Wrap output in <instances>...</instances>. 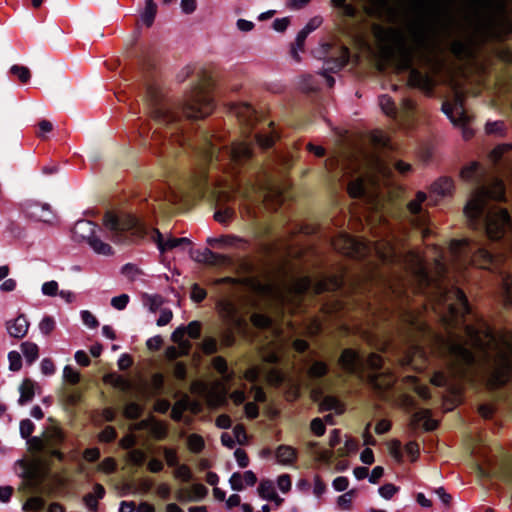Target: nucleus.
<instances>
[{"label": "nucleus", "mask_w": 512, "mask_h": 512, "mask_svg": "<svg viewBox=\"0 0 512 512\" xmlns=\"http://www.w3.org/2000/svg\"><path fill=\"white\" fill-rule=\"evenodd\" d=\"M490 199H505V187L501 180L495 178L489 186L477 184L464 208V214L474 229L483 230L491 240H499L510 229V216L503 208L489 207L487 201Z\"/></svg>", "instance_id": "obj_1"}, {"label": "nucleus", "mask_w": 512, "mask_h": 512, "mask_svg": "<svg viewBox=\"0 0 512 512\" xmlns=\"http://www.w3.org/2000/svg\"><path fill=\"white\" fill-rule=\"evenodd\" d=\"M153 102L152 115L154 120L170 131V138L183 145L186 138L178 135L182 116L187 119H199L209 115L214 108L213 100L202 85H196L185 97L184 102L175 106L158 98L153 89L149 92Z\"/></svg>", "instance_id": "obj_2"}, {"label": "nucleus", "mask_w": 512, "mask_h": 512, "mask_svg": "<svg viewBox=\"0 0 512 512\" xmlns=\"http://www.w3.org/2000/svg\"><path fill=\"white\" fill-rule=\"evenodd\" d=\"M333 245L336 250L351 257L361 258L373 252L383 263L399 264L410 270L421 285L428 286L431 283L419 255L413 252L400 253L390 241L366 243L348 234H341Z\"/></svg>", "instance_id": "obj_3"}, {"label": "nucleus", "mask_w": 512, "mask_h": 512, "mask_svg": "<svg viewBox=\"0 0 512 512\" xmlns=\"http://www.w3.org/2000/svg\"><path fill=\"white\" fill-rule=\"evenodd\" d=\"M103 223L110 239L114 243H130L143 232L139 220L127 213L117 216L107 212Z\"/></svg>", "instance_id": "obj_4"}, {"label": "nucleus", "mask_w": 512, "mask_h": 512, "mask_svg": "<svg viewBox=\"0 0 512 512\" xmlns=\"http://www.w3.org/2000/svg\"><path fill=\"white\" fill-rule=\"evenodd\" d=\"M450 253L454 261L462 264L479 263L486 267L494 260L493 254L483 244L469 239L452 241Z\"/></svg>", "instance_id": "obj_5"}, {"label": "nucleus", "mask_w": 512, "mask_h": 512, "mask_svg": "<svg viewBox=\"0 0 512 512\" xmlns=\"http://www.w3.org/2000/svg\"><path fill=\"white\" fill-rule=\"evenodd\" d=\"M213 284L217 289V293L219 294V298L216 301V308L220 317L228 325L239 326L241 319L238 316L237 306L233 299V295H230L229 292H226L221 287L224 284H227L230 287H235L237 285L236 281L233 278L225 277L216 279Z\"/></svg>", "instance_id": "obj_6"}, {"label": "nucleus", "mask_w": 512, "mask_h": 512, "mask_svg": "<svg viewBox=\"0 0 512 512\" xmlns=\"http://www.w3.org/2000/svg\"><path fill=\"white\" fill-rule=\"evenodd\" d=\"M98 231L97 226L89 220H79L73 227V235L76 240L85 241L98 255H112V247L100 239Z\"/></svg>", "instance_id": "obj_7"}, {"label": "nucleus", "mask_w": 512, "mask_h": 512, "mask_svg": "<svg viewBox=\"0 0 512 512\" xmlns=\"http://www.w3.org/2000/svg\"><path fill=\"white\" fill-rule=\"evenodd\" d=\"M340 365L344 370L349 373L358 374L361 373L364 366L371 368L372 370H379L382 367V358L377 354H370L369 357L364 361L362 357L351 349H345L339 359Z\"/></svg>", "instance_id": "obj_8"}, {"label": "nucleus", "mask_w": 512, "mask_h": 512, "mask_svg": "<svg viewBox=\"0 0 512 512\" xmlns=\"http://www.w3.org/2000/svg\"><path fill=\"white\" fill-rule=\"evenodd\" d=\"M441 301L447 306L451 316L463 317L470 312L468 300L462 290L457 287H439Z\"/></svg>", "instance_id": "obj_9"}, {"label": "nucleus", "mask_w": 512, "mask_h": 512, "mask_svg": "<svg viewBox=\"0 0 512 512\" xmlns=\"http://www.w3.org/2000/svg\"><path fill=\"white\" fill-rule=\"evenodd\" d=\"M442 112L449 118L455 126L463 128V137L468 139L472 136V131L466 127L469 117L463 107V97L459 92L455 93L453 102H444L441 107Z\"/></svg>", "instance_id": "obj_10"}, {"label": "nucleus", "mask_w": 512, "mask_h": 512, "mask_svg": "<svg viewBox=\"0 0 512 512\" xmlns=\"http://www.w3.org/2000/svg\"><path fill=\"white\" fill-rule=\"evenodd\" d=\"M43 435L47 446V456L63 461L65 455L60 450L66 439L63 429L57 424H51L45 428Z\"/></svg>", "instance_id": "obj_11"}, {"label": "nucleus", "mask_w": 512, "mask_h": 512, "mask_svg": "<svg viewBox=\"0 0 512 512\" xmlns=\"http://www.w3.org/2000/svg\"><path fill=\"white\" fill-rule=\"evenodd\" d=\"M21 209L27 217L34 221L53 224L56 220V215L48 203L26 200L21 204Z\"/></svg>", "instance_id": "obj_12"}, {"label": "nucleus", "mask_w": 512, "mask_h": 512, "mask_svg": "<svg viewBox=\"0 0 512 512\" xmlns=\"http://www.w3.org/2000/svg\"><path fill=\"white\" fill-rule=\"evenodd\" d=\"M500 0H472L467 12L471 21L487 23L493 17Z\"/></svg>", "instance_id": "obj_13"}, {"label": "nucleus", "mask_w": 512, "mask_h": 512, "mask_svg": "<svg viewBox=\"0 0 512 512\" xmlns=\"http://www.w3.org/2000/svg\"><path fill=\"white\" fill-rule=\"evenodd\" d=\"M252 150L248 143L237 142L231 146L224 147L223 149L218 148V159L216 161L229 164L231 162L242 163L251 157Z\"/></svg>", "instance_id": "obj_14"}, {"label": "nucleus", "mask_w": 512, "mask_h": 512, "mask_svg": "<svg viewBox=\"0 0 512 512\" xmlns=\"http://www.w3.org/2000/svg\"><path fill=\"white\" fill-rule=\"evenodd\" d=\"M379 105L382 111L391 118H397L399 115L408 117L415 109V103L410 98H403L401 107L398 109L392 98L386 94L379 96Z\"/></svg>", "instance_id": "obj_15"}, {"label": "nucleus", "mask_w": 512, "mask_h": 512, "mask_svg": "<svg viewBox=\"0 0 512 512\" xmlns=\"http://www.w3.org/2000/svg\"><path fill=\"white\" fill-rule=\"evenodd\" d=\"M427 200V195L425 192L419 191L416 194V198L411 200L407 204V209L410 213V215L413 217V222L419 226L424 227L427 223V213L424 211L422 204ZM423 235L425 236L428 233L427 228H423L422 230Z\"/></svg>", "instance_id": "obj_16"}, {"label": "nucleus", "mask_w": 512, "mask_h": 512, "mask_svg": "<svg viewBox=\"0 0 512 512\" xmlns=\"http://www.w3.org/2000/svg\"><path fill=\"white\" fill-rule=\"evenodd\" d=\"M349 56V50L346 47H341L339 49V55L337 57L325 61L322 74L325 77L327 85L329 87H332L334 85L335 80L328 73L336 72L342 69L347 64Z\"/></svg>", "instance_id": "obj_17"}, {"label": "nucleus", "mask_w": 512, "mask_h": 512, "mask_svg": "<svg viewBox=\"0 0 512 512\" xmlns=\"http://www.w3.org/2000/svg\"><path fill=\"white\" fill-rule=\"evenodd\" d=\"M193 149L203 158L206 162H214L218 159V147L213 143L211 137L207 133H202L199 143L193 144Z\"/></svg>", "instance_id": "obj_18"}, {"label": "nucleus", "mask_w": 512, "mask_h": 512, "mask_svg": "<svg viewBox=\"0 0 512 512\" xmlns=\"http://www.w3.org/2000/svg\"><path fill=\"white\" fill-rule=\"evenodd\" d=\"M293 289L298 294L313 290L316 294L322 293L328 289V283L325 280L315 281L310 277H302L294 283Z\"/></svg>", "instance_id": "obj_19"}, {"label": "nucleus", "mask_w": 512, "mask_h": 512, "mask_svg": "<svg viewBox=\"0 0 512 512\" xmlns=\"http://www.w3.org/2000/svg\"><path fill=\"white\" fill-rule=\"evenodd\" d=\"M408 82L411 86L421 89L425 94L432 95L434 80L427 74H423L417 69H412L409 74Z\"/></svg>", "instance_id": "obj_20"}, {"label": "nucleus", "mask_w": 512, "mask_h": 512, "mask_svg": "<svg viewBox=\"0 0 512 512\" xmlns=\"http://www.w3.org/2000/svg\"><path fill=\"white\" fill-rule=\"evenodd\" d=\"M449 351L455 360L463 364L472 365L475 361L473 353L459 341L452 340L449 343Z\"/></svg>", "instance_id": "obj_21"}, {"label": "nucleus", "mask_w": 512, "mask_h": 512, "mask_svg": "<svg viewBox=\"0 0 512 512\" xmlns=\"http://www.w3.org/2000/svg\"><path fill=\"white\" fill-rule=\"evenodd\" d=\"M191 257L197 262L211 265L225 264L228 261L226 256L214 253L208 248L197 251L191 250Z\"/></svg>", "instance_id": "obj_22"}, {"label": "nucleus", "mask_w": 512, "mask_h": 512, "mask_svg": "<svg viewBox=\"0 0 512 512\" xmlns=\"http://www.w3.org/2000/svg\"><path fill=\"white\" fill-rule=\"evenodd\" d=\"M6 328L11 337L23 338L29 328V322L24 315H19L6 323Z\"/></svg>", "instance_id": "obj_23"}, {"label": "nucleus", "mask_w": 512, "mask_h": 512, "mask_svg": "<svg viewBox=\"0 0 512 512\" xmlns=\"http://www.w3.org/2000/svg\"><path fill=\"white\" fill-rule=\"evenodd\" d=\"M453 189V180L447 176H441L431 184L430 193L432 196L446 197L452 193Z\"/></svg>", "instance_id": "obj_24"}, {"label": "nucleus", "mask_w": 512, "mask_h": 512, "mask_svg": "<svg viewBox=\"0 0 512 512\" xmlns=\"http://www.w3.org/2000/svg\"><path fill=\"white\" fill-rule=\"evenodd\" d=\"M151 238L156 243L157 248L159 249V251L161 253H165V252L172 250L176 247H180L177 242L178 238H175L172 236H167L165 238L163 236V234L157 229L153 230Z\"/></svg>", "instance_id": "obj_25"}, {"label": "nucleus", "mask_w": 512, "mask_h": 512, "mask_svg": "<svg viewBox=\"0 0 512 512\" xmlns=\"http://www.w3.org/2000/svg\"><path fill=\"white\" fill-rule=\"evenodd\" d=\"M233 112L239 121L247 126H252L257 120L256 112L249 104L236 105Z\"/></svg>", "instance_id": "obj_26"}, {"label": "nucleus", "mask_w": 512, "mask_h": 512, "mask_svg": "<svg viewBox=\"0 0 512 512\" xmlns=\"http://www.w3.org/2000/svg\"><path fill=\"white\" fill-rule=\"evenodd\" d=\"M93 488H94V492L93 493H87L83 497V502H84L86 508L89 511L97 512V510H98V500L102 499L105 496V489L99 483H96Z\"/></svg>", "instance_id": "obj_27"}, {"label": "nucleus", "mask_w": 512, "mask_h": 512, "mask_svg": "<svg viewBox=\"0 0 512 512\" xmlns=\"http://www.w3.org/2000/svg\"><path fill=\"white\" fill-rule=\"evenodd\" d=\"M372 170L374 176L371 177L370 181L375 183L377 181V177H381L383 179L390 178L392 175V168L390 164L386 163L380 157H374L372 159Z\"/></svg>", "instance_id": "obj_28"}, {"label": "nucleus", "mask_w": 512, "mask_h": 512, "mask_svg": "<svg viewBox=\"0 0 512 512\" xmlns=\"http://www.w3.org/2000/svg\"><path fill=\"white\" fill-rule=\"evenodd\" d=\"M412 421L417 425H422L425 430L430 431L437 427V421L430 416L428 409H418L412 415Z\"/></svg>", "instance_id": "obj_29"}, {"label": "nucleus", "mask_w": 512, "mask_h": 512, "mask_svg": "<svg viewBox=\"0 0 512 512\" xmlns=\"http://www.w3.org/2000/svg\"><path fill=\"white\" fill-rule=\"evenodd\" d=\"M207 243L211 246L219 244L222 246L238 247L241 244H246V240L235 235H222L220 237L208 238Z\"/></svg>", "instance_id": "obj_30"}, {"label": "nucleus", "mask_w": 512, "mask_h": 512, "mask_svg": "<svg viewBox=\"0 0 512 512\" xmlns=\"http://www.w3.org/2000/svg\"><path fill=\"white\" fill-rule=\"evenodd\" d=\"M35 383L30 379L23 380L19 387L20 397L18 399L19 405L23 406L34 398L35 395Z\"/></svg>", "instance_id": "obj_31"}, {"label": "nucleus", "mask_w": 512, "mask_h": 512, "mask_svg": "<svg viewBox=\"0 0 512 512\" xmlns=\"http://www.w3.org/2000/svg\"><path fill=\"white\" fill-rule=\"evenodd\" d=\"M276 458L281 464H292L296 458V450L288 445H280L276 449Z\"/></svg>", "instance_id": "obj_32"}, {"label": "nucleus", "mask_w": 512, "mask_h": 512, "mask_svg": "<svg viewBox=\"0 0 512 512\" xmlns=\"http://www.w3.org/2000/svg\"><path fill=\"white\" fill-rule=\"evenodd\" d=\"M320 409L322 411H335L341 414L344 411L343 404L334 396H324L320 402Z\"/></svg>", "instance_id": "obj_33"}, {"label": "nucleus", "mask_w": 512, "mask_h": 512, "mask_svg": "<svg viewBox=\"0 0 512 512\" xmlns=\"http://www.w3.org/2000/svg\"><path fill=\"white\" fill-rule=\"evenodd\" d=\"M157 12V5L154 0H145V7L141 13V21L146 26H151L154 22Z\"/></svg>", "instance_id": "obj_34"}, {"label": "nucleus", "mask_w": 512, "mask_h": 512, "mask_svg": "<svg viewBox=\"0 0 512 512\" xmlns=\"http://www.w3.org/2000/svg\"><path fill=\"white\" fill-rule=\"evenodd\" d=\"M258 494L264 500H270L273 496L275 497L276 489L275 484L272 480L264 479L258 486Z\"/></svg>", "instance_id": "obj_35"}, {"label": "nucleus", "mask_w": 512, "mask_h": 512, "mask_svg": "<svg viewBox=\"0 0 512 512\" xmlns=\"http://www.w3.org/2000/svg\"><path fill=\"white\" fill-rule=\"evenodd\" d=\"M328 372V366L322 361H312L307 368V374L310 378H321Z\"/></svg>", "instance_id": "obj_36"}, {"label": "nucleus", "mask_w": 512, "mask_h": 512, "mask_svg": "<svg viewBox=\"0 0 512 512\" xmlns=\"http://www.w3.org/2000/svg\"><path fill=\"white\" fill-rule=\"evenodd\" d=\"M348 193L351 197H363L366 194V188L364 184V178L359 177L353 181H350L347 186Z\"/></svg>", "instance_id": "obj_37"}, {"label": "nucleus", "mask_w": 512, "mask_h": 512, "mask_svg": "<svg viewBox=\"0 0 512 512\" xmlns=\"http://www.w3.org/2000/svg\"><path fill=\"white\" fill-rule=\"evenodd\" d=\"M186 333L185 326L177 327L171 335V340L179 345V348L187 353L190 349V342L184 340V335Z\"/></svg>", "instance_id": "obj_38"}, {"label": "nucleus", "mask_w": 512, "mask_h": 512, "mask_svg": "<svg viewBox=\"0 0 512 512\" xmlns=\"http://www.w3.org/2000/svg\"><path fill=\"white\" fill-rule=\"evenodd\" d=\"M21 351L29 364H32L39 356V348L33 342H23L21 344Z\"/></svg>", "instance_id": "obj_39"}, {"label": "nucleus", "mask_w": 512, "mask_h": 512, "mask_svg": "<svg viewBox=\"0 0 512 512\" xmlns=\"http://www.w3.org/2000/svg\"><path fill=\"white\" fill-rule=\"evenodd\" d=\"M234 215H235V211L232 207L219 204L218 209L214 213V218L219 223L225 224L229 220H231L234 217Z\"/></svg>", "instance_id": "obj_40"}, {"label": "nucleus", "mask_w": 512, "mask_h": 512, "mask_svg": "<svg viewBox=\"0 0 512 512\" xmlns=\"http://www.w3.org/2000/svg\"><path fill=\"white\" fill-rule=\"evenodd\" d=\"M308 35L309 33L302 29L298 32L296 36L295 43L292 45L291 48V56L296 61L300 60L299 53L303 51L304 43Z\"/></svg>", "instance_id": "obj_41"}, {"label": "nucleus", "mask_w": 512, "mask_h": 512, "mask_svg": "<svg viewBox=\"0 0 512 512\" xmlns=\"http://www.w3.org/2000/svg\"><path fill=\"white\" fill-rule=\"evenodd\" d=\"M212 365L224 380L230 381L233 378V374L228 371L227 363L223 357H215L212 361Z\"/></svg>", "instance_id": "obj_42"}, {"label": "nucleus", "mask_w": 512, "mask_h": 512, "mask_svg": "<svg viewBox=\"0 0 512 512\" xmlns=\"http://www.w3.org/2000/svg\"><path fill=\"white\" fill-rule=\"evenodd\" d=\"M30 449L37 453H44L47 456V446L44 435L42 437L34 436L27 439Z\"/></svg>", "instance_id": "obj_43"}, {"label": "nucleus", "mask_w": 512, "mask_h": 512, "mask_svg": "<svg viewBox=\"0 0 512 512\" xmlns=\"http://www.w3.org/2000/svg\"><path fill=\"white\" fill-rule=\"evenodd\" d=\"M277 137H278V134L276 133L275 130H273L269 134H256L255 140L257 141L258 145L261 148H269L274 144L275 139Z\"/></svg>", "instance_id": "obj_44"}, {"label": "nucleus", "mask_w": 512, "mask_h": 512, "mask_svg": "<svg viewBox=\"0 0 512 512\" xmlns=\"http://www.w3.org/2000/svg\"><path fill=\"white\" fill-rule=\"evenodd\" d=\"M44 500L41 497H31L22 506L23 511L38 512L44 507Z\"/></svg>", "instance_id": "obj_45"}, {"label": "nucleus", "mask_w": 512, "mask_h": 512, "mask_svg": "<svg viewBox=\"0 0 512 512\" xmlns=\"http://www.w3.org/2000/svg\"><path fill=\"white\" fill-rule=\"evenodd\" d=\"M187 444L193 453L201 452L205 446L203 438L198 434H191L187 439Z\"/></svg>", "instance_id": "obj_46"}, {"label": "nucleus", "mask_w": 512, "mask_h": 512, "mask_svg": "<svg viewBox=\"0 0 512 512\" xmlns=\"http://www.w3.org/2000/svg\"><path fill=\"white\" fill-rule=\"evenodd\" d=\"M252 323L258 328H270L272 326V319L264 314L255 313L251 317Z\"/></svg>", "instance_id": "obj_47"}, {"label": "nucleus", "mask_w": 512, "mask_h": 512, "mask_svg": "<svg viewBox=\"0 0 512 512\" xmlns=\"http://www.w3.org/2000/svg\"><path fill=\"white\" fill-rule=\"evenodd\" d=\"M503 289H504V296H503V303L504 307L507 309L512 308V280L509 278L504 280L503 283Z\"/></svg>", "instance_id": "obj_48"}, {"label": "nucleus", "mask_w": 512, "mask_h": 512, "mask_svg": "<svg viewBox=\"0 0 512 512\" xmlns=\"http://www.w3.org/2000/svg\"><path fill=\"white\" fill-rule=\"evenodd\" d=\"M208 493L207 488L200 483L192 485V493L190 494L189 501H197L203 499Z\"/></svg>", "instance_id": "obj_49"}, {"label": "nucleus", "mask_w": 512, "mask_h": 512, "mask_svg": "<svg viewBox=\"0 0 512 512\" xmlns=\"http://www.w3.org/2000/svg\"><path fill=\"white\" fill-rule=\"evenodd\" d=\"M141 413L142 407L135 402L126 404L124 408V415L129 419H136L141 415Z\"/></svg>", "instance_id": "obj_50"}, {"label": "nucleus", "mask_w": 512, "mask_h": 512, "mask_svg": "<svg viewBox=\"0 0 512 512\" xmlns=\"http://www.w3.org/2000/svg\"><path fill=\"white\" fill-rule=\"evenodd\" d=\"M10 72L13 75L17 76L19 80L23 83H26L30 79V71L25 66L13 65L10 68Z\"/></svg>", "instance_id": "obj_51"}, {"label": "nucleus", "mask_w": 512, "mask_h": 512, "mask_svg": "<svg viewBox=\"0 0 512 512\" xmlns=\"http://www.w3.org/2000/svg\"><path fill=\"white\" fill-rule=\"evenodd\" d=\"M35 429L34 423L30 419H23L20 422V435L23 439H29Z\"/></svg>", "instance_id": "obj_52"}, {"label": "nucleus", "mask_w": 512, "mask_h": 512, "mask_svg": "<svg viewBox=\"0 0 512 512\" xmlns=\"http://www.w3.org/2000/svg\"><path fill=\"white\" fill-rule=\"evenodd\" d=\"M174 471V476L184 482H189L192 479V473L187 465H177Z\"/></svg>", "instance_id": "obj_53"}, {"label": "nucleus", "mask_w": 512, "mask_h": 512, "mask_svg": "<svg viewBox=\"0 0 512 512\" xmlns=\"http://www.w3.org/2000/svg\"><path fill=\"white\" fill-rule=\"evenodd\" d=\"M129 461L136 466H140L144 463L146 459V454L139 449H132L128 453Z\"/></svg>", "instance_id": "obj_54"}, {"label": "nucleus", "mask_w": 512, "mask_h": 512, "mask_svg": "<svg viewBox=\"0 0 512 512\" xmlns=\"http://www.w3.org/2000/svg\"><path fill=\"white\" fill-rule=\"evenodd\" d=\"M63 378L70 384H77L80 380V374L71 366L67 365L63 369Z\"/></svg>", "instance_id": "obj_55"}, {"label": "nucleus", "mask_w": 512, "mask_h": 512, "mask_svg": "<svg viewBox=\"0 0 512 512\" xmlns=\"http://www.w3.org/2000/svg\"><path fill=\"white\" fill-rule=\"evenodd\" d=\"M148 431L157 439H163L166 436V428L161 423L153 420H151Z\"/></svg>", "instance_id": "obj_56"}, {"label": "nucleus", "mask_w": 512, "mask_h": 512, "mask_svg": "<svg viewBox=\"0 0 512 512\" xmlns=\"http://www.w3.org/2000/svg\"><path fill=\"white\" fill-rule=\"evenodd\" d=\"M9 369L11 371H18L22 366V359L20 353L17 351H11L8 354Z\"/></svg>", "instance_id": "obj_57"}, {"label": "nucleus", "mask_w": 512, "mask_h": 512, "mask_svg": "<svg viewBox=\"0 0 512 512\" xmlns=\"http://www.w3.org/2000/svg\"><path fill=\"white\" fill-rule=\"evenodd\" d=\"M55 328V321L52 317L46 316L39 323V330L42 334L48 335Z\"/></svg>", "instance_id": "obj_58"}, {"label": "nucleus", "mask_w": 512, "mask_h": 512, "mask_svg": "<svg viewBox=\"0 0 512 512\" xmlns=\"http://www.w3.org/2000/svg\"><path fill=\"white\" fill-rule=\"evenodd\" d=\"M130 300L129 295L121 294L119 296H115L111 299V305L113 308L117 310H124L128 305Z\"/></svg>", "instance_id": "obj_59"}, {"label": "nucleus", "mask_w": 512, "mask_h": 512, "mask_svg": "<svg viewBox=\"0 0 512 512\" xmlns=\"http://www.w3.org/2000/svg\"><path fill=\"white\" fill-rule=\"evenodd\" d=\"M229 484L232 490L234 491H241L245 488V485L243 483V477L242 474L239 472H234L230 479Z\"/></svg>", "instance_id": "obj_60"}, {"label": "nucleus", "mask_w": 512, "mask_h": 512, "mask_svg": "<svg viewBox=\"0 0 512 512\" xmlns=\"http://www.w3.org/2000/svg\"><path fill=\"white\" fill-rule=\"evenodd\" d=\"M163 455L168 466L175 467L178 465V456L174 449L163 447Z\"/></svg>", "instance_id": "obj_61"}, {"label": "nucleus", "mask_w": 512, "mask_h": 512, "mask_svg": "<svg viewBox=\"0 0 512 512\" xmlns=\"http://www.w3.org/2000/svg\"><path fill=\"white\" fill-rule=\"evenodd\" d=\"M399 490V488L397 486H395L394 484H391V483H388V484H385L383 486H381L378 490L379 494L381 497H383L384 499H391L395 493Z\"/></svg>", "instance_id": "obj_62"}, {"label": "nucleus", "mask_w": 512, "mask_h": 512, "mask_svg": "<svg viewBox=\"0 0 512 512\" xmlns=\"http://www.w3.org/2000/svg\"><path fill=\"white\" fill-rule=\"evenodd\" d=\"M505 129L503 121L487 122L485 130L488 134H502Z\"/></svg>", "instance_id": "obj_63"}, {"label": "nucleus", "mask_w": 512, "mask_h": 512, "mask_svg": "<svg viewBox=\"0 0 512 512\" xmlns=\"http://www.w3.org/2000/svg\"><path fill=\"white\" fill-rule=\"evenodd\" d=\"M82 322L89 328H96L99 323L96 317L88 310H82L81 313Z\"/></svg>", "instance_id": "obj_64"}]
</instances>
